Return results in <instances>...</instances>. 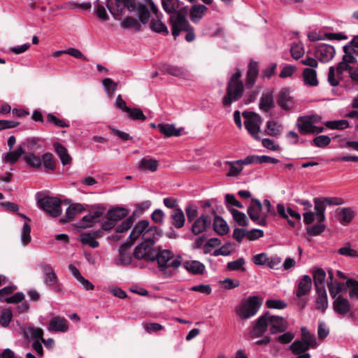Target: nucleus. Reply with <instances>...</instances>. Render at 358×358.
<instances>
[{
  "label": "nucleus",
  "mask_w": 358,
  "mask_h": 358,
  "mask_svg": "<svg viewBox=\"0 0 358 358\" xmlns=\"http://www.w3.org/2000/svg\"><path fill=\"white\" fill-rule=\"evenodd\" d=\"M278 105L285 110H289L294 106L292 97L288 88H282L277 97Z\"/></svg>",
  "instance_id": "nucleus-16"
},
{
  "label": "nucleus",
  "mask_w": 358,
  "mask_h": 358,
  "mask_svg": "<svg viewBox=\"0 0 358 358\" xmlns=\"http://www.w3.org/2000/svg\"><path fill=\"white\" fill-rule=\"evenodd\" d=\"M162 6L164 10L173 15L180 7L179 0H162Z\"/></svg>",
  "instance_id": "nucleus-43"
},
{
  "label": "nucleus",
  "mask_w": 358,
  "mask_h": 358,
  "mask_svg": "<svg viewBox=\"0 0 358 358\" xmlns=\"http://www.w3.org/2000/svg\"><path fill=\"white\" fill-rule=\"evenodd\" d=\"M313 201L317 223L313 226L308 227L306 231L308 235L316 236L321 234L326 228V226L322 224L325 220L324 211L326 206H324L321 200L317 198H314Z\"/></svg>",
  "instance_id": "nucleus-4"
},
{
  "label": "nucleus",
  "mask_w": 358,
  "mask_h": 358,
  "mask_svg": "<svg viewBox=\"0 0 358 358\" xmlns=\"http://www.w3.org/2000/svg\"><path fill=\"white\" fill-rule=\"evenodd\" d=\"M333 309L338 315L344 316L351 309L349 301L342 296H338L333 302Z\"/></svg>",
  "instance_id": "nucleus-19"
},
{
  "label": "nucleus",
  "mask_w": 358,
  "mask_h": 358,
  "mask_svg": "<svg viewBox=\"0 0 358 358\" xmlns=\"http://www.w3.org/2000/svg\"><path fill=\"white\" fill-rule=\"evenodd\" d=\"M85 210V208L80 203H73L66 209L64 217L59 220V222L65 224L71 222L76 214L80 213Z\"/></svg>",
  "instance_id": "nucleus-21"
},
{
  "label": "nucleus",
  "mask_w": 358,
  "mask_h": 358,
  "mask_svg": "<svg viewBox=\"0 0 358 358\" xmlns=\"http://www.w3.org/2000/svg\"><path fill=\"white\" fill-rule=\"evenodd\" d=\"M54 148L64 166L71 164L72 160L71 157L68 153L67 149L64 145L59 143H54Z\"/></svg>",
  "instance_id": "nucleus-33"
},
{
  "label": "nucleus",
  "mask_w": 358,
  "mask_h": 358,
  "mask_svg": "<svg viewBox=\"0 0 358 358\" xmlns=\"http://www.w3.org/2000/svg\"><path fill=\"white\" fill-rule=\"evenodd\" d=\"M265 132L268 136L278 137L282 132V126L275 121H268Z\"/></svg>",
  "instance_id": "nucleus-38"
},
{
  "label": "nucleus",
  "mask_w": 358,
  "mask_h": 358,
  "mask_svg": "<svg viewBox=\"0 0 358 358\" xmlns=\"http://www.w3.org/2000/svg\"><path fill=\"white\" fill-rule=\"evenodd\" d=\"M245 264V259L243 257H240L238 259L227 263V268L229 271H244L245 269L243 267Z\"/></svg>",
  "instance_id": "nucleus-54"
},
{
  "label": "nucleus",
  "mask_w": 358,
  "mask_h": 358,
  "mask_svg": "<svg viewBox=\"0 0 358 358\" xmlns=\"http://www.w3.org/2000/svg\"><path fill=\"white\" fill-rule=\"evenodd\" d=\"M106 7L115 19L127 8L129 12L135 11L136 0H106Z\"/></svg>",
  "instance_id": "nucleus-7"
},
{
  "label": "nucleus",
  "mask_w": 358,
  "mask_h": 358,
  "mask_svg": "<svg viewBox=\"0 0 358 358\" xmlns=\"http://www.w3.org/2000/svg\"><path fill=\"white\" fill-rule=\"evenodd\" d=\"M162 236V231L156 226H152L143 235V241L137 245L134 251V257L137 259H145L148 262L157 261L158 268L166 277L173 275L170 268H178L182 265L180 256L173 259V253L169 250H162L153 248L157 237Z\"/></svg>",
  "instance_id": "nucleus-1"
},
{
  "label": "nucleus",
  "mask_w": 358,
  "mask_h": 358,
  "mask_svg": "<svg viewBox=\"0 0 358 358\" xmlns=\"http://www.w3.org/2000/svg\"><path fill=\"white\" fill-rule=\"evenodd\" d=\"M317 297L315 299V308L324 313L328 308V298L326 289H315Z\"/></svg>",
  "instance_id": "nucleus-25"
},
{
  "label": "nucleus",
  "mask_w": 358,
  "mask_h": 358,
  "mask_svg": "<svg viewBox=\"0 0 358 358\" xmlns=\"http://www.w3.org/2000/svg\"><path fill=\"white\" fill-rule=\"evenodd\" d=\"M157 129L165 137L180 136L183 130L182 128L176 129L173 124L164 123L158 124Z\"/></svg>",
  "instance_id": "nucleus-24"
},
{
  "label": "nucleus",
  "mask_w": 358,
  "mask_h": 358,
  "mask_svg": "<svg viewBox=\"0 0 358 358\" xmlns=\"http://www.w3.org/2000/svg\"><path fill=\"white\" fill-rule=\"evenodd\" d=\"M212 218L209 215H202L192 224L191 231L194 235H199L205 231L211 224Z\"/></svg>",
  "instance_id": "nucleus-12"
},
{
  "label": "nucleus",
  "mask_w": 358,
  "mask_h": 358,
  "mask_svg": "<svg viewBox=\"0 0 358 358\" xmlns=\"http://www.w3.org/2000/svg\"><path fill=\"white\" fill-rule=\"evenodd\" d=\"M346 285L348 287H352L349 292L350 298H357L358 299V281L352 278H349L346 281Z\"/></svg>",
  "instance_id": "nucleus-61"
},
{
  "label": "nucleus",
  "mask_w": 358,
  "mask_h": 358,
  "mask_svg": "<svg viewBox=\"0 0 358 358\" xmlns=\"http://www.w3.org/2000/svg\"><path fill=\"white\" fill-rule=\"evenodd\" d=\"M102 84L108 96L113 95L117 90V83L114 82L111 78H104L102 80Z\"/></svg>",
  "instance_id": "nucleus-55"
},
{
  "label": "nucleus",
  "mask_w": 358,
  "mask_h": 358,
  "mask_svg": "<svg viewBox=\"0 0 358 358\" xmlns=\"http://www.w3.org/2000/svg\"><path fill=\"white\" fill-rule=\"evenodd\" d=\"M44 282L56 292L61 290V285L58 282V278L55 272L45 275L44 278Z\"/></svg>",
  "instance_id": "nucleus-47"
},
{
  "label": "nucleus",
  "mask_w": 358,
  "mask_h": 358,
  "mask_svg": "<svg viewBox=\"0 0 358 358\" xmlns=\"http://www.w3.org/2000/svg\"><path fill=\"white\" fill-rule=\"evenodd\" d=\"M128 213L129 212L127 209L117 207L109 210L107 213V215L110 220H113L116 224L117 222L126 217Z\"/></svg>",
  "instance_id": "nucleus-36"
},
{
  "label": "nucleus",
  "mask_w": 358,
  "mask_h": 358,
  "mask_svg": "<svg viewBox=\"0 0 358 358\" xmlns=\"http://www.w3.org/2000/svg\"><path fill=\"white\" fill-rule=\"evenodd\" d=\"M317 346V341L311 339L308 342H304L301 340H296L289 346V349L294 355H300L305 353L310 348H315Z\"/></svg>",
  "instance_id": "nucleus-15"
},
{
  "label": "nucleus",
  "mask_w": 358,
  "mask_h": 358,
  "mask_svg": "<svg viewBox=\"0 0 358 358\" xmlns=\"http://www.w3.org/2000/svg\"><path fill=\"white\" fill-rule=\"evenodd\" d=\"M13 317V314L10 310L4 309L1 311L0 316V324L2 327H6L9 325Z\"/></svg>",
  "instance_id": "nucleus-62"
},
{
  "label": "nucleus",
  "mask_w": 358,
  "mask_h": 358,
  "mask_svg": "<svg viewBox=\"0 0 358 358\" xmlns=\"http://www.w3.org/2000/svg\"><path fill=\"white\" fill-rule=\"evenodd\" d=\"M207 9V7L203 4L194 5L189 11L190 20L194 23L199 22Z\"/></svg>",
  "instance_id": "nucleus-32"
},
{
  "label": "nucleus",
  "mask_w": 358,
  "mask_h": 358,
  "mask_svg": "<svg viewBox=\"0 0 358 358\" xmlns=\"http://www.w3.org/2000/svg\"><path fill=\"white\" fill-rule=\"evenodd\" d=\"M48 329L52 332H66L69 329V322L64 317L59 316L54 317L50 320Z\"/></svg>",
  "instance_id": "nucleus-17"
},
{
  "label": "nucleus",
  "mask_w": 358,
  "mask_h": 358,
  "mask_svg": "<svg viewBox=\"0 0 358 358\" xmlns=\"http://www.w3.org/2000/svg\"><path fill=\"white\" fill-rule=\"evenodd\" d=\"M296 126L301 134H310V132H314L311 131L313 128H315L313 125V116L299 117L297 120Z\"/></svg>",
  "instance_id": "nucleus-20"
},
{
  "label": "nucleus",
  "mask_w": 358,
  "mask_h": 358,
  "mask_svg": "<svg viewBox=\"0 0 358 358\" xmlns=\"http://www.w3.org/2000/svg\"><path fill=\"white\" fill-rule=\"evenodd\" d=\"M244 92L243 83L227 82L226 94L223 96L222 103L224 106L229 107L233 102L238 101Z\"/></svg>",
  "instance_id": "nucleus-6"
},
{
  "label": "nucleus",
  "mask_w": 358,
  "mask_h": 358,
  "mask_svg": "<svg viewBox=\"0 0 358 358\" xmlns=\"http://www.w3.org/2000/svg\"><path fill=\"white\" fill-rule=\"evenodd\" d=\"M136 8L135 9L137 10L138 13V19L139 22L142 23L143 24H145L148 22L149 19L150 17V13L148 8L146 7L145 5L141 3H136Z\"/></svg>",
  "instance_id": "nucleus-39"
},
{
  "label": "nucleus",
  "mask_w": 358,
  "mask_h": 358,
  "mask_svg": "<svg viewBox=\"0 0 358 358\" xmlns=\"http://www.w3.org/2000/svg\"><path fill=\"white\" fill-rule=\"evenodd\" d=\"M331 143V138L326 135L317 136L313 140L314 145L318 148H324Z\"/></svg>",
  "instance_id": "nucleus-60"
},
{
  "label": "nucleus",
  "mask_w": 358,
  "mask_h": 358,
  "mask_svg": "<svg viewBox=\"0 0 358 358\" xmlns=\"http://www.w3.org/2000/svg\"><path fill=\"white\" fill-rule=\"evenodd\" d=\"M102 215L103 213L101 210L90 212L82 218L78 227L83 229L92 227L96 222H99L98 219Z\"/></svg>",
  "instance_id": "nucleus-22"
},
{
  "label": "nucleus",
  "mask_w": 358,
  "mask_h": 358,
  "mask_svg": "<svg viewBox=\"0 0 358 358\" xmlns=\"http://www.w3.org/2000/svg\"><path fill=\"white\" fill-rule=\"evenodd\" d=\"M259 75V64L257 62L250 60L248 66L246 73L245 87L247 89H251L255 84Z\"/></svg>",
  "instance_id": "nucleus-13"
},
{
  "label": "nucleus",
  "mask_w": 358,
  "mask_h": 358,
  "mask_svg": "<svg viewBox=\"0 0 358 358\" xmlns=\"http://www.w3.org/2000/svg\"><path fill=\"white\" fill-rule=\"evenodd\" d=\"M313 278L315 289H325L326 273L322 268H318L315 269L313 272Z\"/></svg>",
  "instance_id": "nucleus-34"
},
{
  "label": "nucleus",
  "mask_w": 358,
  "mask_h": 358,
  "mask_svg": "<svg viewBox=\"0 0 358 358\" xmlns=\"http://www.w3.org/2000/svg\"><path fill=\"white\" fill-rule=\"evenodd\" d=\"M268 327L270 334L274 335L285 332L288 328V323L284 317L273 315L266 311L255 321L250 333V336L252 338L263 336Z\"/></svg>",
  "instance_id": "nucleus-2"
},
{
  "label": "nucleus",
  "mask_w": 358,
  "mask_h": 358,
  "mask_svg": "<svg viewBox=\"0 0 358 358\" xmlns=\"http://www.w3.org/2000/svg\"><path fill=\"white\" fill-rule=\"evenodd\" d=\"M134 243L130 241H127L121 245L119 249V260L122 266H127L130 264L131 262V257L128 252L129 248Z\"/></svg>",
  "instance_id": "nucleus-26"
},
{
  "label": "nucleus",
  "mask_w": 358,
  "mask_h": 358,
  "mask_svg": "<svg viewBox=\"0 0 358 358\" xmlns=\"http://www.w3.org/2000/svg\"><path fill=\"white\" fill-rule=\"evenodd\" d=\"M150 27L156 33L162 34L166 36L169 33L167 27L159 20L152 19L150 21Z\"/></svg>",
  "instance_id": "nucleus-45"
},
{
  "label": "nucleus",
  "mask_w": 358,
  "mask_h": 358,
  "mask_svg": "<svg viewBox=\"0 0 358 358\" xmlns=\"http://www.w3.org/2000/svg\"><path fill=\"white\" fill-rule=\"evenodd\" d=\"M347 287H348L346 285V282H335V285H331L330 282L329 285H328V289L330 294V296L331 298L335 299L337 298L336 296L338 294L341 292H344L347 291Z\"/></svg>",
  "instance_id": "nucleus-41"
},
{
  "label": "nucleus",
  "mask_w": 358,
  "mask_h": 358,
  "mask_svg": "<svg viewBox=\"0 0 358 358\" xmlns=\"http://www.w3.org/2000/svg\"><path fill=\"white\" fill-rule=\"evenodd\" d=\"M159 166V162L157 160L152 159V158H143L138 166L139 170H145L150 171L151 172H155L157 170Z\"/></svg>",
  "instance_id": "nucleus-35"
},
{
  "label": "nucleus",
  "mask_w": 358,
  "mask_h": 358,
  "mask_svg": "<svg viewBox=\"0 0 358 358\" xmlns=\"http://www.w3.org/2000/svg\"><path fill=\"white\" fill-rule=\"evenodd\" d=\"M171 223L176 229L182 228L185 222V217L180 208H175L171 213Z\"/></svg>",
  "instance_id": "nucleus-30"
},
{
  "label": "nucleus",
  "mask_w": 358,
  "mask_h": 358,
  "mask_svg": "<svg viewBox=\"0 0 358 358\" xmlns=\"http://www.w3.org/2000/svg\"><path fill=\"white\" fill-rule=\"evenodd\" d=\"M229 211L232 214L234 220L239 226L247 227L248 225L249 220L245 213L236 209H231Z\"/></svg>",
  "instance_id": "nucleus-46"
},
{
  "label": "nucleus",
  "mask_w": 358,
  "mask_h": 358,
  "mask_svg": "<svg viewBox=\"0 0 358 358\" xmlns=\"http://www.w3.org/2000/svg\"><path fill=\"white\" fill-rule=\"evenodd\" d=\"M120 26L124 29L134 28L136 31L141 29V23L132 16L126 17L121 22Z\"/></svg>",
  "instance_id": "nucleus-44"
},
{
  "label": "nucleus",
  "mask_w": 358,
  "mask_h": 358,
  "mask_svg": "<svg viewBox=\"0 0 358 358\" xmlns=\"http://www.w3.org/2000/svg\"><path fill=\"white\" fill-rule=\"evenodd\" d=\"M338 253L341 255L347 256V257H358L357 251L354 249H352L350 248V243H346L344 247L341 248L338 250Z\"/></svg>",
  "instance_id": "nucleus-64"
},
{
  "label": "nucleus",
  "mask_w": 358,
  "mask_h": 358,
  "mask_svg": "<svg viewBox=\"0 0 358 358\" xmlns=\"http://www.w3.org/2000/svg\"><path fill=\"white\" fill-rule=\"evenodd\" d=\"M47 120L58 127L64 128L69 127V124L64 120L59 119L52 113L48 114Z\"/></svg>",
  "instance_id": "nucleus-63"
},
{
  "label": "nucleus",
  "mask_w": 358,
  "mask_h": 358,
  "mask_svg": "<svg viewBox=\"0 0 358 358\" xmlns=\"http://www.w3.org/2000/svg\"><path fill=\"white\" fill-rule=\"evenodd\" d=\"M149 221L147 220H143L139 221L133 228L131 234L129 236L130 242L134 243L135 241L141 236L145 234L146 231L150 229Z\"/></svg>",
  "instance_id": "nucleus-18"
},
{
  "label": "nucleus",
  "mask_w": 358,
  "mask_h": 358,
  "mask_svg": "<svg viewBox=\"0 0 358 358\" xmlns=\"http://www.w3.org/2000/svg\"><path fill=\"white\" fill-rule=\"evenodd\" d=\"M178 36L180 35V34L182 31H187V34L185 36V40L187 42H192L193 41L195 40L196 36L194 34V29L189 23H187V24L186 23L185 24L178 26Z\"/></svg>",
  "instance_id": "nucleus-48"
},
{
  "label": "nucleus",
  "mask_w": 358,
  "mask_h": 358,
  "mask_svg": "<svg viewBox=\"0 0 358 358\" xmlns=\"http://www.w3.org/2000/svg\"><path fill=\"white\" fill-rule=\"evenodd\" d=\"M325 126L331 129H344L349 127V122L345 120L327 121L325 122Z\"/></svg>",
  "instance_id": "nucleus-53"
},
{
  "label": "nucleus",
  "mask_w": 358,
  "mask_h": 358,
  "mask_svg": "<svg viewBox=\"0 0 358 358\" xmlns=\"http://www.w3.org/2000/svg\"><path fill=\"white\" fill-rule=\"evenodd\" d=\"M98 234V231L94 234L83 233L80 235V241L83 245H88L92 248H96L99 245V242L95 240V238L99 236Z\"/></svg>",
  "instance_id": "nucleus-37"
},
{
  "label": "nucleus",
  "mask_w": 358,
  "mask_h": 358,
  "mask_svg": "<svg viewBox=\"0 0 358 358\" xmlns=\"http://www.w3.org/2000/svg\"><path fill=\"white\" fill-rule=\"evenodd\" d=\"M23 159L31 168L39 169L42 165V160L41 157L34 153L29 152L24 155Z\"/></svg>",
  "instance_id": "nucleus-42"
},
{
  "label": "nucleus",
  "mask_w": 358,
  "mask_h": 358,
  "mask_svg": "<svg viewBox=\"0 0 358 358\" xmlns=\"http://www.w3.org/2000/svg\"><path fill=\"white\" fill-rule=\"evenodd\" d=\"M338 210L339 222L344 226L349 224L356 215V212L351 208H342Z\"/></svg>",
  "instance_id": "nucleus-29"
},
{
  "label": "nucleus",
  "mask_w": 358,
  "mask_h": 358,
  "mask_svg": "<svg viewBox=\"0 0 358 358\" xmlns=\"http://www.w3.org/2000/svg\"><path fill=\"white\" fill-rule=\"evenodd\" d=\"M262 301L258 296H252L236 308V313L243 320L250 318L255 315L259 310Z\"/></svg>",
  "instance_id": "nucleus-3"
},
{
  "label": "nucleus",
  "mask_w": 358,
  "mask_h": 358,
  "mask_svg": "<svg viewBox=\"0 0 358 358\" xmlns=\"http://www.w3.org/2000/svg\"><path fill=\"white\" fill-rule=\"evenodd\" d=\"M95 14L100 20L106 21L109 19V16L106 10V8L103 5L101 4L99 0H96L94 3Z\"/></svg>",
  "instance_id": "nucleus-51"
},
{
  "label": "nucleus",
  "mask_w": 358,
  "mask_h": 358,
  "mask_svg": "<svg viewBox=\"0 0 358 358\" xmlns=\"http://www.w3.org/2000/svg\"><path fill=\"white\" fill-rule=\"evenodd\" d=\"M243 116L245 119V127L248 133L257 141L261 138L258 134L260 131V124L262 123L261 116L255 112H243Z\"/></svg>",
  "instance_id": "nucleus-8"
},
{
  "label": "nucleus",
  "mask_w": 358,
  "mask_h": 358,
  "mask_svg": "<svg viewBox=\"0 0 358 358\" xmlns=\"http://www.w3.org/2000/svg\"><path fill=\"white\" fill-rule=\"evenodd\" d=\"M304 84L309 87H316L319 82L317 78V71L310 68H305L302 72Z\"/></svg>",
  "instance_id": "nucleus-27"
},
{
  "label": "nucleus",
  "mask_w": 358,
  "mask_h": 358,
  "mask_svg": "<svg viewBox=\"0 0 358 358\" xmlns=\"http://www.w3.org/2000/svg\"><path fill=\"white\" fill-rule=\"evenodd\" d=\"M290 52L294 59H299L304 54V49L301 43H294L291 46Z\"/></svg>",
  "instance_id": "nucleus-58"
},
{
  "label": "nucleus",
  "mask_w": 358,
  "mask_h": 358,
  "mask_svg": "<svg viewBox=\"0 0 358 358\" xmlns=\"http://www.w3.org/2000/svg\"><path fill=\"white\" fill-rule=\"evenodd\" d=\"M134 222V215L129 216L127 219H126L124 222L121 223V224L118 225L115 228L116 233H124L129 230L133 225Z\"/></svg>",
  "instance_id": "nucleus-56"
},
{
  "label": "nucleus",
  "mask_w": 358,
  "mask_h": 358,
  "mask_svg": "<svg viewBox=\"0 0 358 358\" xmlns=\"http://www.w3.org/2000/svg\"><path fill=\"white\" fill-rule=\"evenodd\" d=\"M24 150L22 145H19L14 151L8 152L4 157V161L10 164H15L20 157L24 154Z\"/></svg>",
  "instance_id": "nucleus-40"
},
{
  "label": "nucleus",
  "mask_w": 358,
  "mask_h": 358,
  "mask_svg": "<svg viewBox=\"0 0 358 358\" xmlns=\"http://www.w3.org/2000/svg\"><path fill=\"white\" fill-rule=\"evenodd\" d=\"M276 210L279 216L283 219L287 220L288 224L291 227H295V222L289 218L287 210H285L284 204L278 203L276 206Z\"/></svg>",
  "instance_id": "nucleus-59"
},
{
  "label": "nucleus",
  "mask_w": 358,
  "mask_h": 358,
  "mask_svg": "<svg viewBox=\"0 0 358 358\" xmlns=\"http://www.w3.org/2000/svg\"><path fill=\"white\" fill-rule=\"evenodd\" d=\"M336 53L333 46L322 43L315 47L314 55L321 62H327L333 59Z\"/></svg>",
  "instance_id": "nucleus-11"
},
{
  "label": "nucleus",
  "mask_w": 358,
  "mask_h": 358,
  "mask_svg": "<svg viewBox=\"0 0 358 358\" xmlns=\"http://www.w3.org/2000/svg\"><path fill=\"white\" fill-rule=\"evenodd\" d=\"M225 164L230 166L229 171L227 173V176L228 177L237 176L243 170V164H239L236 161H227Z\"/></svg>",
  "instance_id": "nucleus-50"
},
{
  "label": "nucleus",
  "mask_w": 358,
  "mask_h": 358,
  "mask_svg": "<svg viewBox=\"0 0 358 358\" xmlns=\"http://www.w3.org/2000/svg\"><path fill=\"white\" fill-rule=\"evenodd\" d=\"M213 227L214 231L220 236L228 234L229 231L227 222L220 215H215Z\"/></svg>",
  "instance_id": "nucleus-31"
},
{
  "label": "nucleus",
  "mask_w": 358,
  "mask_h": 358,
  "mask_svg": "<svg viewBox=\"0 0 358 358\" xmlns=\"http://www.w3.org/2000/svg\"><path fill=\"white\" fill-rule=\"evenodd\" d=\"M187 14V7L178 9L176 12L169 17V22L171 26L172 35L176 40L178 36V27L189 23L186 18Z\"/></svg>",
  "instance_id": "nucleus-10"
},
{
  "label": "nucleus",
  "mask_w": 358,
  "mask_h": 358,
  "mask_svg": "<svg viewBox=\"0 0 358 358\" xmlns=\"http://www.w3.org/2000/svg\"><path fill=\"white\" fill-rule=\"evenodd\" d=\"M262 202L258 199L252 198L250 204L248 207V215L255 224L265 227L267 224V221H266V215H263L262 213Z\"/></svg>",
  "instance_id": "nucleus-9"
},
{
  "label": "nucleus",
  "mask_w": 358,
  "mask_h": 358,
  "mask_svg": "<svg viewBox=\"0 0 358 358\" xmlns=\"http://www.w3.org/2000/svg\"><path fill=\"white\" fill-rule=\"evenodd\" d=\"M184 268L193 275H201L204 273L206 266L203 264L196 260L185 261L183 263Z\"/></svg>",
  "instance_id": "nucleus-28"
},
{
  "label": "nucleus",
  "mask_w": 358,
  "mask_h": 358,
  "mask_svg": "<svg viewBox=\"0 0 358 358\" xmlns=\"http://www.w3.org/2000/svg\"><path fill=\"white\" fill-rule=\"evenodd\" d=\"M37 202L38 207L52 217H57L62 213V201L57 197L37 196Z\"/></svg>",
  "instance_id": "nucleus-5"
},
{
  "label": "nucleus",
  "mask_w": 358,
  "mask_h": 358,
  "mask_svg": "<svg viewBox=\"0 0 358 358\" xmlns=\"http://www.w3.org/2000/svg\"><path fill=\"white\" fill-rule=\"evenodd\" d=\"M42 165L47 169L53 171L56 167V162L53 158V155L50 152H46L42 155L41 158Z\"/></svg>",
  "instance_id": "nucleus-49"
},
{
  "label": "nucleus",
  "mask_w": 358,
  "mask_h": 358,
  "mask_svg": "<svg viewBox=\"0 0 358 358\" xmlns=\"http://www.w3.org/2000/svg\"><path fill=\"white\" fill-rule=\"evenodd\" d=\"M30 233L31 227L29 225V223H28L27 222H24L21 233V240L22 243L25 245L29 244L31 241V238Z\"/></svg>",
  "instance_id": "nucleus-57"
},
{
  "label": "nucleus",
  "mask_w": 358,
  "mask_h": 358,
  "mask_svg": "<svg viewBox=\"0 0 358 358\" xmlns=\"http://www.w3.org/2000/svg\"><path fill=\"white\" fill-rule=\"evenodd\" d=\"M127 113H128L129 118L133 120L145 121L147 119L142 110L138 108H129Z\"/></svg>",
  "instance_id": "nucleus-52"
},
{
  "label": "nucleus",
  "mask_w": 358,
  "mask_h": 358,
  "mask_svg": "<svg viewBox=\"0 0 358 358\" xmlns=\"http://www.w3.org/2000/svg\"><path fill=\"white\" fill-rule=\"evenodd\" d=\"M312 279L308 275H304L299 280L296 286L295 294L297 298H301L303 296L309 294L312 288Z\"/></svg>",
  "instance_id": "nucleus-14"
},
{
  "label": "nucleus",
  "mask_w": 358,
  "mask_h": 358,
  "mask_svg": "<svg viewBox=\"0 0 358 358\" xmlns=\"http://www.w3.org/2000/svg\"><path fill=\"white\" fill-rule=\"evenodd\" d=\"M259 107L260 110L265 113L268 112L275 107L273 92L272 90L262 94Z\"/></svg>",
  "instance_id": "nucleus-23"
}]
</instances>
